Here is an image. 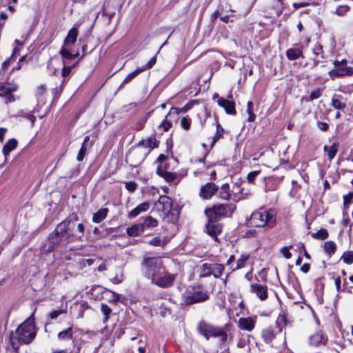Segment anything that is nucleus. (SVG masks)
<instances>
[{
	"mask_svg": "<svg viewBox=\"0 0 353 353\" xmlns=\"http://www.w3.org/2000/svg\"><path fill=\"white\" fill-rule=\"evenodd\" d=\"M143 266L147 276L151 279L152 283L159 287L169 288L176 279V274L165 270L163 261L159 257L145 259Z\"/></svg>",
	"mask_w": 353,
	"mask_h": 353,
	"instance_id": "f257e3e1",
	"label": "nucleus"
},
{
	"mask_svg": "<svg viewBox=\"0 0 353 353\" xmlns=\"http://www.w3.org/2000/svg\"><path fill=\"white\" fill-rule=\"evenodd\" d=\"M36 335L33 314L23 322L10 336V344L15 350L20 345L28 344L32 341Z\"/></svg>",
	"mask_w": 353,
	"mask_h": 353,
	"instance_id": "f03ea898",
	"label": "nucleus"
},
{
	"mask_svg": "<svg viewBox=\"0 0 353 353\" xmlns=\"http://www.w3.org/2000/svg\"><path fill=\"white\" fill-rule=\"evenodd\" d=\"M70 221H65L59 223L56 230L52 232L48 241L41 248L43 253L52 252L57 245H65L70 243L71 234L68 232L67 227Z\"/></svg>",
	"mask_w": 353,
	"mask_h": 353,
	"instance_id": "7ed1b4c3",
	"label": "nucleus"
},
{
	"mask_svg": "<svg viewBox=\"0 0 353 353\" xmlns=\"http://www.w3.org/2000/svg\"><path fill=\"white\" fill-rule=\"evenodd\" d=\"M276 215L277 212L274 209L261 207L252 213L248 223L253 227L272 228L275 224Z\"/></svg>",
	"mask_w": 353,
	"mask_h": 353,
	"instance_id": "20e7f679",
	"label": "nucleus"
},
{
	"mask_svg": "<svg viewBox=\"0 0 353 353\" xmlns=\"http://www.w3.org/2000/svg\"><path fill=\"white\" fill-rule=\"evenodd\" d=\"M197 330L199 333L207 340L210 337H220L221 341L225 343L228 339V335L223 328L214 326L205 321H201L199 323Z\"/></svg>",
	"mask_w": 353,
	"mask_h": 353,
	"instance_id": "39448f33",
	"label": "nucleus"
},
{
	"mask_svg": "<svg viewBox=\"0 0 353 353\" xmlns=\"http://www.w3.org/2000/svg\"><path fill=\"white\" fill-rule=\"evenodd\" d=\"M333 64L334 68L328 72L329 76L332 79L353 75V68L347 65V61L346 59L341 61L335 60Z\"/></svg>",
	"mask_w": 353,
	"mask_h": 353,
	"instance_id": "423d86ee",
	"label": "nucleus"
},
{
	"mask_svg": "<svg viewBox=\"0 0 353 353\" xmlns=\"http://www.w3.org/2000/svg\"><path fill=\"white\" fill-rule=\"evenodd\" d=\"M327 336L321 330H319L312 334L308 338V344L311 347H320L325 345L327 342Z\"/></svg>",
	"mask_w": 353,
	"mask_h": 353,
	"instance_id": "0eeeda50",
	"label": "nucleus"
},
{
	"mask_svg": "<svg viewBox=\"0 0 353 353\" xmlns=\"http://www.w3.org/2000/svg\"><path fill=\"white\" fill-rule=\"evenodd\" d=\"M250 292L255 294L261 301H265L268 297V288L265 285L252 283L250 285Z\"/></svg>",
	"mask_w": 353,
	"mask_h": 353,
	"instance_id": "6e6552de",
	"label": "nucleus"
},
{
	"mask_svg": "<svg viewBox=\"0 0 353 353\" xmlns=\"http://www.w3.org/2000/svg\"><path fill=\"white\" fill-rule=\"evenodd\" d=\"M209 296L207 292L201 290H195L192 293L186 296V303L188 304H193L198 302L204 301L208 299Z\"/></svg>",
	"mask_w": 353,
	"mask_h": 353,
	"instance_id": "1a4fd4ad",
	"label": "nucleus"
},
{
	"mask_svg": "<svg viewBox=\"0 0 353 353\" xmlns=\"http://www.w3.org/2000/svg\"><path fill=\"white\" fill-rule=\"evenodd\" d=\"M218 98L217 103L219 106L222 107L227 114H235V104L232 101H229L225 99L222 97L219 98L217 94H215L213 97V99Z\"/></svg>",
	"mask_w": 353,
	"mask_h": 353,
	"instance_id": "9d476101",
	"label": "nucleus"
},
{
	"mask_svg": "<svg viewBox=\"0 0 353 353\" xmlns=\"http://www.w3.org/2000/svg\"><path fill=\"white\" fill-rule=\"evenodd\" d=\"M218 190V186L213 183H208L202 186L200 196L205 199L211 198Z\"/></svg>",
	"mask_w": 353,
	"mask_h": 353,
	"instance_id": "9b49d317",
	"label": "nucleus"
},
{
	"mask_svg": "<svg viewBox=\"0 0 353 353\" xmlns=\"http://www.w3.org/2000/svg\"><path fill=\"white\" fill-rule=\"evenodd\" d=\"M206 232L215 241L217 240V235L222 231L221 225L214 221H210L205 226Z\"/></svg>",
	"mask_w": 353,
	"mask_h": 353,
	"instance_id": "f8f14e48",
	"label": "nucleus"
},
{
	"mask_svg": "<svg viewBox=\"0 0 353 353\" xmlns=\"http://www.w3.org/2000/svg\"><path fill=\"white\" fill-rule=\"evenodd\" d=\"M159 210H161L165 214H168L172 209V201L166 196H161L156 204Z\"/></svg>",
	"mask_w": 353,
	"mask_h": 353,
	"instance_id": "ddd939ff",
	"label": "nucleus"
},
{
	"mask_svg": "<svg viewBox=\"0 0 353 353\" xmlns=\"http://www.w3.org/2000/svg\"><path fill=\"white\" fill-rule=\"evenodd\" d=\"M238 325L243 330L251 332L255 327V320L251 317H241L238 320Z\"/></svg>",
	"mask_w": 353,
	"mask_h": 353,
	"instance_id": "4468645a",
	"label": "nucleus"
},
{
	"mask_svg": "<svg viewBox=\"0 0 353 353\" xmlns=\"http://www.w3.org/2000/svg\"><path fill=\"white\" fill-rule=\"evenodd\" d=\"M159 176L163 178L167 182H174L177 179V174L174 172H170L163 168H159L157 170Z\"/></svg>",
	"mask_w": 353,
	"mask_h": 353,
	"instance_id": "2eb2a0df",
	"label": "nucleus"
},
{
	"mask_svg": "<svg viewBox=\"0 0 353 353\" xmlns=\"http://www.w3.org/2000/svg\"><path fill=\"white\" fill-rule=\"evenodd\" d=\"M78 35V30L76 28L70 29L68 33L66 38L64 40L63 46L70 48V46L73 45L77 41Z\"/></svg>",
	"mask_w": 353,
	"mask_h": 353,
	"instance_id": "dca6fc26",
	"label": "nucleus"
},
{
	"mask_svg": "<svg viewBox=\"0 0 353 353\" xmlns=\"http://www.w3.org/2000/svg\"><path fill=\"white\" fill-rule=\"evenodd\" d=\"M149 208H150L149 203L143 202V203L139 204L135 208L132 209L130 212L128 216L129 217H136L141 213L148 211Z\"/></svg>",
	"mask_w": 353,
	"mask_h": 353,
	"instance_id": "f3484780",
	"label": "nucleus"
},
{
	"mask_svg": "<svg viewBox=\"0 0 353 353\" xmlns=\"http://www.w3.org/2000/svg\"><path fill=\"white\" fill-rule=\"evenodd\" d=\"M139 145L152 150L158 147L159 144L155 137L152 136L139 142Z\"/></svg>",
	"mask_w": 353,
	"mask_h": 353,
	"instance_id": "a211bd4d",
	"label": "nucleus"
},
{
	"mask_svg": "<svg viewBox=\"0 0 353 353\" xmlns=\"http://www.w3.org/2000/svg\"><path fill=\"white\" fill-rule=\"evenodd\" d=\"M228 205L221 204L214 206L211 210H209L210 213H214L216 217L225 216L228 213Z\"/></svg>",
	"mask_w": 353,
	"mask_h": 353,
	"instance_id": "6ab92c4d",
	"label": "nucleus"
},
{
	"mask_svg": "<svg viewBox=\"0 0 353 353\" xmlns=\"http://www.w3.org/2000/svg\"><path fill=\"white\" fill-rule=\"evenodd\" d=\"M17 90V85L12 83H0V96H5Z\"/></svg>",
	"mask_w": 353,
	"mask_h": 353,
	"instance_id": "aec40b11",
	"label": "nucleus"
},
{
	"mask_svg": "<svg viewBox=\"0 0 353 353\" xmlns=\"http://www.w3.org/2000/svg\"><path fill=\"white\" fill-rule=\"evenodd\" d=\"M143 225L140 224L133 225L132 227L126 229L127 234L130 236H137L143 232Z\"/></svg>",
	"mask_w": 353,
	"mask_h": 353,
	"instance_id": "412c9836",
	"label": "nucleus"
},
{
	"mask_svg": "<svg viewBox=\"0 0 353 353\" xmlns=\"http://www.w3.org/2000/svg\"><path fill=\"white\" fill-rule=\"evenodd\" d=\"M261 336L266 343H270L275 338V333L272 328L267 327L263 330Z\"/></svg>",
	"mask_w": 353,
	"mask_h": 353,
	"instance_id": "4be33fe9",
	"label": "nucleus"
},
{
	"mask_svg": "<svg viewBox=\"0 0 353 353\" xmlns=\"http://www.w3.org/2000/svg\"><path fill=\"white\" fill-rule=\"evenodd\" d=\"M172 114L173 112L170 111L168 114L165 116V119L160 123L159 128L160 130H162L163 132H167L172 128V123L168 118L171 117Z\"/></svg>",
	"mask_w": 353,
	"mask_h": 353,
	"instance_id": "5701e85b",
	"label": "nucleus"
},
{
	"mask_svg": "<svg viewBox=\"0 0 353 353\" xmlns=\"http://www.w3.org/2000/svg\"><path fill=\"white\" fill-rule=\"evenodd\" d=\"M108 212V208L100 209L93 214L92 221L97 223H100L106 217Z\"/></svg>",
	"mask_w": 353,
	"mask_h": 353,
	"instance_id": "b1692460",
	"label": "nucleus"
},
{
	"mask_svg": "<svg viewBox=\"0 0 353 353\" xmlns=\"http://www.w3.org/2000/svg\"><path fill=\"white\" fill-rule=\"evenodd\" d=\"M17 145V141L12 139H10L3 148V154L5 157H7L10 152L14 150Z\"/></svg>",
	"mask_w": 353,
	"mask_h": 353,
	"instance_id": "393cba45",
	"label": "nucleus"
},
{
	"mask_svg": "<svg viewBox=\"0 0 353 353\" xmlns=\"http://www.w3.org/2000/svg\"><path fill=\"white\" fill-rule=\"evenodd\" d=\"M60 54H61L64 61L66 59H72L79 55L78 53H72L70 51V48H67L65 46H63L61 49Z\"/></svg>",
	"mask_w": 353,
	"mask_h": 353,
	"instance_id": "a878e982",
	"label": "nucleus"
},
{
	"mask_svg": "<svg viewBox=\"0 0 353 353\" xmlns=\"http://www.w3.org/2000/svg\"><path fill=\"white\" fill-rule=\"evenodd\" d=\"M286 56L290 60H296L302 56V51L299 48H290L287 50Z\"/></svg>",
	"mask_w": 353,
	"mask_h": 353,
	"instance_id": "bb28decb",
	"label": "nucleus"
},
{
	"mask_svg": "<svg viewBox=\"0 0 353 353\" xmlns=\"http://www.w3.org/2000/svg\"><path fill=\"white\" fill-rule=\"evenodd\" d=\"M323 249L325 252L330 256L336 252V245L334 241H328L324 243Z\"/></svg>",
	"mask_w": 353,
	"mask_h": 353,
	"instance_id": "cd10ccee",
	"label": "nucleus"
},
{
	"mask_svg": "<svg viewBox=\"0 0 353 353\" xmlns=\"http://www.w3.org/2000/svg\"><path fill=\"white\" fill-rule=\"evenodd\" d=\"M224 269H225V268L223 264H221V263L212 264V270H211L212 274L215 278H219L223 274Z\"/></svg>",
	"mask_w": 353,
	"mask_h": 353,
	"instance_id": "c85d7f7f",
	"label": "nucleus"
},
{
	"mask_svg": "<svg viewBox=\"0 0 353 353\" xmlns=\"http://www.w3.org/2000/svg\"><path fill=\"white\" fill-rule=\"evenodd\" d=\"M143 225V230L145 228H153L156 227L158 225V221L156 219L148 216H147L143 223H141Z\"/></svg>",
	"mask_w": 353,
	"mask_h": 353,
	"instance_id": "c756f323",
	"label": "nucleus"
},
{
	"mask_svg": "<svg viewBox=\"0 0 353 353\" xmlns=\"http://www.w3.org/2000/svg\"><path fill=\"white\" fill-rule=\"evenodd\" d=\"M341 260L343 261L347 265H351L353 263V250L345 251L343 252L341 257Z\"/></svg>",
	"mask_w": 353,
	"mask_h": 353,
	"instance_id": "7c9ffc66",
	"label": "nucleus"
},
{
	"mask_svg": "<svg viewBox=\"0 0 353 353\" xmlns=\"http://www.w3.org/2000/svg\"><path fill=\"white\" fill-rule=\"evenodd\" d=\"M141 72H143V69H139V68H138L131 73L128 74L123 79L122 83L121 84V86H123L125 84H127L129 82H130L136 76H137Z\"/></svg>",
	"mask_w": 353,
	"mask_h": 353,
	"instance_id": "2f4dec72",
	"label": "nucleus"
},
{
	"mask_svg": "<svg viewBox=\"0 0 353 353\" xmlns=\"http://www.w3.org/2000/svg\"><path fill=\"white\" fill-rule=\"evenodd\" d=\"M123 277V269L121 268H117L115 271V276L111 279V281L114 284H119L122 282Z\"/></svg>",
	"mask_w": 353,
	"mask_h": 353,
	"instance_id": "473e14b6",
	"label": "nucleus"
},
{
	"mask_svg": "<svg viewBox=\"0 0 353 353\" xmlns=\"http://www.w3.org/2000/svg\"><path fill=\"white\" fill-rule=\"evenodd\" d=\"M224 129L221 127V125L219 123L216 124V134L213 137V140L211 143V146L212 147L215 143L219 140L221 138L223 137V135L224 134Z\"/></svg>",
	"mask_w": 353,
	"mask_h": 353,
	"instance_id": "72a5a7b5",
	"label": "nucleus"
},
{
	"mask_svg": "<svg viewBox=\"0 0 353 353\" xmlns=\"http://www.w3.org/2000/svg\"><path fill=\"white\" fill-rule=\"evenodd\" d=\"M72 336V327H68V329L60 332L58 334V338L60 340H66L70 339Z\"/></svg>",
	"mask_w": 353,
	"mask_h": 353,
	"instance_id": "f704fd0d",
	"label": "nucleus"
},
{
	"mask_svg": "<svg viewBox=\"0 0 353 353\" xmlns=\"http://www.w3.org/2000/svg\"><path fill=\"white\" fill-rule=\"evenodd\" d=\"M219 194L221 199L228 200L230 197L229 185L228 184L222 185Z\"/></svg>",
	"mask_w": 353,
	"mask_h": 353,
	"instance_id": "c9c22d12",
	"label": "nucleus"
},
{
	"mask_svg": "<svg viewBox=\"0 0 353 353\" xmlns=\"http://www.w3.org/2000/svg\"><path fill=\"white\" fill-rule=\"evenodd\" d=\"M201 276H208L212 274V264L203 263L201 265Z\"/></svg>",
	"mask_w": 353,
	"mask_h": 353,
	"instance_id": "e433bc0d",
	"label": "nucleus"
},
{
	"mask_svg": "<svg viewBox=\"0 0 353 353\" xmlns=\"http://www.w3.org/2000/svg\"><path fill=\"white\" fill-rule=\"evenodd\" d=\"M248 259V256H241V257L236 261V263L235 267H232V270H236L238 269H241L245 265L246 261Z\"/></svg>",
	"mask_w": 353,
	"mask_h": 353,
	"instance_id": "4c0bfd02",
	"label": "nucleus"
},
{
	"mask_svg": "<svg viewBox=\"0 0 353 353\" xmlns=\"http://www.w3.org/2000/svg\"><path fill=\"white\" fill-rule=\"evenodd\" d=\"M314 239L324 240L328 237V232L325 229H321L312 234Z\"/></svg>",
	"mask_w": 353,
	"mask_h": 353,
	"instance_id": "58836bf2",
	"label": "nucleus"
},
{
	"mask_svg": "<svg viewBox=\"0 0 353 353\" xmlns=\"http://www.w3.org/2000/svg\"><path fill=\"white\" fill-rule=\"evenodd\" d=\"M101 310L103 314L104 315L103 321V323H106L110 318V314L112 312V310L106 304L103 303L101 305Z\"/></svg>",
	"mask_w": 353,
	"mask_h": 353,
	"instance_id": "ea45409f",
	"label": "nucleus"
},
{
	"mask_svg": "<svg viewBox=\"0 0 353 353\" xmlns=\"http://www.w3.org/2000/svg\"><path fill=\"white\" fill-rule=\"evenodd\" d=\"M312 52L313 54L316 57H320L321 58H323V47L319 43H316L313 48H312Z\"/></svg>",
	"mask_w": 353,
	"mask_h": 353,
	"instance_id": "a19ab883",
	"label": "nucleus"
},
{
	"mask_svg": "<svg viewBox=\"0 0 353 353\" xmlns=\"http://www.w3.org/2000/svg\"><path fill=\"white\" fill-rule=\"evenodd\" d=\"M331 105L333 108L337 110H343L346 107L345 103L342 102L336 98H332Z\"/></svg>",
	"mask_w": 353,
	"mask_h": 353,
	"instance_id": "79ce46f5",
	"label": "nucleus"
},
{
	"mask_svg": "<svg viewBox=\"0 0 353 353\" xmlns=\"http://www.w3.org/2000/svg\"><path fill=\"white\" fill-rule=\"evenodd\" d=\"M253 104L251 101H248L247 103V110L246 112L248 114V120L250 122H252L255 119V114L253 113Z\"/></svg>",
	"mask_w": 353,
	"mask_h": 353,
	"instance_id": "37998d69",
	"label": "nucleus"
},
{
	"mask_svg": "<svg viewBox=\"0 0 353 353\" xmlns=\"http://www.w3.org/2000/svg\"><path fill=\"white\" fill-rule=\"evenodd\" d=\"M17 51H18V49L17 48H15L11 57L3 62L2 70H5L8 68V67L10 65V64L13 61L14 57H15Z\"/></svg>",
	"mask_w": 353,
	"mask_h": 353,
	"instance_id": "c03bdc74",
	"label": "nucleus"
},
{
	"mask_svg": "<svg viewBox=\"0 0 353 353\" xmlns=\"http://www.w3.org/2000/svg\"><path fill=\"white\" fill-rule=\"evenodd\" d=\"M343 199L345 208L348 209L349 205L351 203L353 199V192H350L348 194L344 195Z\"/></svg>",
	"mask_w": 353,
	"mask_h": 353,
	"instance_id": "a18cd8bd",
	"label": "nucleus"
},
{
	"mask_svg": "<svg viewBox=\"0 0 353 353\" xmlns=\"http://www.w3.org/2000/svg\"><path fill=\"white\" fill-rule=\"evenodd\" d=\"M191 120L188 117H183L180 121L181 127L185 130H188L190 128Z\"/></svg>",
	"mask_w": 353,
	"mask_h": 353,
	"instance_id": "49530a36",
	"label": "nucleus"
},
{
	"mask_svg": "<svg viewBox=\"0 0 353 353\" xmlns=\"http://www.w3.org/2000/svg\"><path fill=\"white\" fill-rule=\"evenodd\" d=\"M350 10V7L347 5L339 6L335 11V13L339 16L345 15Z\"/></svg>",
	"mask_w": 353,
	"mask_h": 353,
	"instance_id": "de8ad7c7",
	"label": "nucleus"
},
{
	"mask_svg": "<svg viewBox=\"0 0 353 353\" xmlns=\"http://www.w3.org/2000/svg\"><path fill=\"white\" fill-rule=\"evenodd\" d=\"M63 62L64 65L62 68L61 75L65 79L70 75L72 68L76 65V63L71 66H67L65 65V62L64 61Z\"/></svg>",
	"mask_w": 353,
	"mask_h": 353,
	"instance_id": "09e8293b",
	"label": "nucleus"
},
{
	"mask_svg": "<svg viewBox=\"0 0 353 353\" xmlns=\"http://www.w3.org/2000/svg\"><path fill=\"white\" fill-rule=\"evenodd\" d=\"M149 243H150V245H153V246H162L165 244V242L163 241L161 239V238L156 236V237L152 238L149 241Z\"/></svg>",
	"mask_w": 353,
	"mask_h": 353,
	"instance_id": "8fccbe9b",
	"label": "nucleus"
},
{
	"mask_svg": "<svg viewBox=\"0 0 353 353\" xmlns=\"http://www.w3.org/2000/svg\"><path fill=\"white\" fill-rule=\"evenodd\" d=\"M125 187L130 192L132 193L137 188V184L134 181H128L125 183Z\"/></svg>",
	"mask_w": 353,
	"mask_h": 353,
	"instance_id": "3c124183",
	"label": "nucleus"
},
{
	"mask_svg": "<svg viewBox=\"0 0 353 353\" xmlns=\"http://www.w3.org/2000/svg\"><path fill=\"white\" fill-rule=\"evenodd\" d=\"M290 248H292V246H285L280 249V253L282 254L283 256L287 259H289L292 257V254L289 250Z\"/></svg>",
	"mask_w": 353,
	"mask_h": 353,
	"instance_id": "603ef678",
	"label": "nucleus"
},
{
	"mask_svg": "<svg viewBox=\"0 0 353 353\" xmlns=\"http://www.w3.org/2000/svg\"><path fill=\"white\" fill-rule=\"evenodd\" d=\"M337 152V147L335 145L330 147L327 150V155L330 160L333 159Z\"/></svg>",
	"mask_w": 353,
	"mask_h": 353,
	"instance_id": "864d4df0",
	"label": "nucleus"
},
{
	"mask_svg": "<svg viewBox=\"0 0 353 353\" xmlns=\"http://www.w3.org/2000/svg\"><path fill=\"white\" fill-rule=\"evenodd\" d=\"M157 62L156 57H153L150 59V60L143 67L139 68V69H143V71L151 68Z\"/></svg>",
	"mask_w": 353,
	"mask_h": 353,
	"instance_id": "5fc2aeb1",
	"label": "nucleus"
},
{
	"mask_svg": "<svg viewBox=\"0 0 353 353\" xmlns=\"http://www.w3.org/2000/svg\"><path fill=\"white\" fill-rule=\"evenodd\" d=\"M85 154V148H84V143L82 144L81 148H80L79 153L77 157V159L79 161H81L83 159Z\"/></svg>",
	"mask_w": 353,
	"mask_h": 353,
	"instance_id": "6e6d98bb",
	"label": "nucleus"
},
{
	"mask_svg": "<svg viewBox=\"0 0 353 353\" xmlns=\"http://www.w3.org/2000/svg\"><path fill=\"white\" fill-rule=\"evenodd\" d=\"M321 95V90L320 89H317L315 90H313L310 95V99L311 101L316 99L320 97Z\"/></svg>",
	"mask_w": 353,
	"mask_h": 353,
	"instance_id": "4d7b16f0",
	"label": "nucleus"
},
{
	"mask_svg": "<svg viewBox=\"0 0 353 353\" xmlns=\"http://www.w3.org/2000/svg\"><path fill=\"white\" fill-rule=\"evenodd\" d=\"M64 312L65 311L63 310H53L49 314V316L51 319H56L60 314Z\"/></svg>",
	"mask_w": 353,
	"mask_h": 353,
	"instance_id": "13d9d810",
	"label": "nucleus"
},
{
	"mask_svg": "<svg viewBox=\"0 0 353 353\" xmlns=\"http://www.w3.org/2000/svg\"><path fill=\"white\" fill-rule=\"evenodd\" d=\"M259 171H253L250 172L247 176V179L250 183H252L254 181L255 178L259 175Z\"/></svg>",
	"mask_w": 353,
	"mask_h": 353,
	"instance_id": "bf43d9fd",
	"label": "nucleus"
},
{
	"mask_svg": "<svg viewBox=\"0 0 353 353\" xmlns=\"http://www.w3.org/2000/svg\"><path fill=\"white\" fill-rule=\"evenodd\" d=\"M101 261V259H99V258H97V259H88L85 260V263L89 266H90V265H92L93 264L97 265Z\"/></svg>",
	"mask_w": 353,
	"mask_h": 353,
	"instance_id": "052dcab7",
	"label": "nucleus"
},
{
	"mask_svg": "<svg viewBox=\"0 0 353 353\" xmlns=\"http://www.w3.org/2000/svg\"><path fill=\"white\" fill-rule=\"evenodd\" d=\"M317 126H318L319 129L321 130V131L325 132V131H327L328 129V124L325 122L319 121L317 123Z\"/></svg>",
	"mask_w": 353,
	"mask_h": 353,
	"instance_id": "680f3d73",
	"label": "nucleus"
},
{
	"mask_svg": "<svg viewBox=\"0 0 353 353\" xmlns=\"http://www.w3.org/2000/svg\"><path fill=\"white\" fill-rule=\"evenodd\" d=\"M292 6L295 10H297L301 8H303V7H306V6H309V3H307V2L294 3Z\"/></svg>",
	"mask_w": 353,
	"mask_h": 353,
	"instance_id": "e2e57ef3",
	"label": "nucleus"
},
{
	"mask_svg": "<svg viewBox=\"0 0 353 353\" xmlns=\"http://www.w3.org/2000/svg\"><path fill=\"white\" fill-rule=\"evenodd\" d=\"M341 280L339 276H337L336 278H335L334 283H335V286H336V289L337 292L341 291Z\"/></svg>",
	"mask_w": 353,
	"mask_h": 353,
	"instance_id": "0e129e2a",
	"label": "nucleus"
},
{
	"mask_svg": "<svg viewBox=\"0 0 353 353\" xmlns=\"http://www.w3.org/2000/svg\"><path fill=\"white\" fill-rule=\"evenodd\" d=\"M97 270L99 272H103L107 270L105 261L101 262L97 264Z\"/></svg>",
	"mask_w": 353,
	"mask_h": 353,
	"instance_id": "69168bd1",
	"label": "nucleus"
},
{
	"mask_svg": "<svg viewBox=\"0 0 353 353\" xmlns=\"http://www.w3.org/2000/svg\"><path fill=\"white\" fill-rule=\"evenodd\" d=\"M310 269V265L308 264V263H304L301 267V270L304 272V273H307L309 272Z\"/></svg>",
	"mask_w": 353,
	"mask_h": 353,
	"instance_id": "338daca9",
	"label": "nucleus"
},
{
	"mask_svg": "<svg viewBox=\"0 0 353 353\" xmlns=\"http://www.w3.org/2000/svg\"><path fill=\"white\" fill-rule=\"evenodd\" d=\"M46 91V87L43 85H39L37 89V94L42 95Z\"/></svg>",
	"mask_w": 353,
	"mask_h": 353,
	"instance_id": "774afa93",
	"label": "nucleus"
}]
</instances>
